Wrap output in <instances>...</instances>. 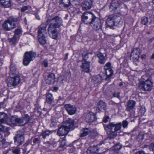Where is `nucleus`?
<instances>
[{
  "label": "nucleus",
  "instance_id": "1",
  "mask_svg": "<svg viewBox=\"0 0 154 154\" xmlns=\"http://www.w3.org/2000/svg\"><path fill=\"white\" fill-rule=\"evenodd\" d=\"M62 22L61 19L57 16L47 20V24L48 23H50L48 29V32L50 36L52 38L56 39L57 38L58 32L57 28L62 25Z\"/></svg>",
  "mask_w": 154,
  "mask_h": 154
},
{
  "label": "nucleus",
  "instance_id": "2",
  "mask_svg": "<svg viewBox=\"0 0 154 154\" xmlns=\"http://www.w3.org/2000/svg\"><path fill=\"white\" fill-rule=\"evenodd\" d=\"M104 126L106 130H109L110 132L109 137L110 139H111L115 138L117 136V131L120 130L122 124L121 122L116 124L111 122L108 125H104Z\"/></svg>",
  "mask_w": 154,
  "mask_h": 154
},
{
  "label": "nucleus",
  "instance_id": "3",
  "mask_svg": "<svg viewBox=\"0 0 154 154\" xmlns=\"http://www.w3.org/2000/svg\"><path fill=\"white\" fill-rule=\"evenodd\" d=\"M65 125H62L59 127L57 134L60 136L66 135L70 129L72 130L74 128V121L71 119H69L66 122Z\"/></svg>",
  "mask_w": 154,
  "mask_h": 154
},
{
  "label": "nucleus",
  "instance_id": "4",
  "mask_svg": "<svg viewBox=\"0 0 154 154\" xmlns=\"http://www.w3.org/2000/svg\"><path fill=\"white\" fill-rule=\"evenodd\" d=\"M47 24L42 23L38 28V40L42 45H45L46 42L45 35L47 34Z\"/></svg>",
  "mask_w": 154,
  "mask_h": 154
},
{
  "label": "nucleus",
  "instance_id": "5",
  "mask_svg": "<svg viewBox=\"0 0 154 154\" xmlns=\"http://www.w3.org/2000/svg\"><path fill=\"white\" fill-rule=\"evenodd\" d=\"M35 53L32 51L26 52L24 56L23 64L24 65L27 66L30 62L35 58Z\"/></svg>",
  "mask_w": 154,
  "mask_h": 154
},
{
  "label": "nucleus",
  "instance_id": "6",
  "mask_svg": "<svg viewBox=\"0 0 154 154\" xmlns=\"http://www.w3.org/2000/svg\"><path fill=\"white\" fill-rule=\"evenodd\" d=\"M152 87V83L149 78H148L145 81L141 82L139 84L140 88L145 91H150Z\"/></svg>",
  "mask_w": 154,
  "mask_h": 154
},
{
  "label": "nucleus",
  "instance_id": "7",
  "mask_svg": "<svg viewBox=\"0 0 154 154\" xmlns=\"http://www.w3.org/2000/svg\"><path fill=\"white\" fill-rule=\"evenodd\" d=\"M94 16L90 12L84 13L81 16L82 21L86 24H91Z\"/></svg>",
  "mask_w": 154,
  "mask_h": 154
},
{
  "label": "nucleus",
  "instance_id": "8",
  "mask_svg": "<svg viewBox=\"0 0 154 154\" xmlns=\"http://www.w3.org/2000/svg\"><path fill=\"white\" fill-rule=\"evenodd\" d=\"M20 81V77L17 75L10 76L7 79V85L9 87H15L19 84Z\"/></svg>",
  "mask_w": 154,
  "mask_h": 154
},
{
  "label": "nucleus",
  "instance_id": "9",
  "mask_svg": "<svg viewBox=\"0 0 154 154\" xmlns=\"http://www.w3.org/2000/svg\"><path fill=\"white\" fill-rule=\"evenodd\" d=\"M24 133L23 131L19 130L14 137L15 143L18 146L22 144L24 142Z\"/></svg>",
  "mask_w": 154,
  "mask_h": 154
},
{
  "label": "nucleus",
  "instance_id": "10",
  "mask_svg": "<svg viewBox=\"0 0 154 154\" xmlns=\"http://www.w3.org/2000/svg\"><path fill=\"white\" fill-rule=\"evenodd\" d=\"M12 117H8V115L4 112H0V124L6 123L9 125H12L11 122L14 120Z\"/></svg>",
  "mask_w": 154,
  "mask_h": 154
},
{
  "label": "nucleus",
  "instance_id": "11",
  "mask_svg": "<svg viewBox=\"0 0 154 154\" xmlns=\"http://www.w3.org/2000/svg\"><path fill=\"white\" fill-rule=\"evenodd\" d=\"M101 22V20L100 18L94 16L91 24L93 25L92 26L93 29L97 30L101 28L102 24Z\"/></svg>",
  "mask_w": 154,
  "mask_h": 154
},
{
  "label": "nucleus",
  "instance_id": "12",
  "mask_svg": "<svg viewBox=\"0 0 154 154\" xmlns=\"http://www.w3.org/2000/svg\"><path fill=\"white\" fill-rule=\"evenodd\" d=\"M15 27V23H11L8 22L7 20H5L2 25L3 28L6 31L11 30Z\"/></svg>",
  "mask_w": 154,
  "mask_h": 154
},
{
  "label": "nucleus",
  "instance_id": "13",
  "mask_svg": "<svg viewBox=\"0 0 154 154\" xmlns=\"http://www.w3.org/2000/svg\"><path fill=\"white\" fill-rule=\"evenodd\" d=\"M64 107L68 114L70 115H72L76 112V108L72 105L66 104L64 105Z\"/></svg>",
  "mask_w": 154,
  "mask_h": 154
},
{
  "label": "nucleus",
  "instance_id": "14",
  "mask_svg": "<svg viewBox=\"0 0 154 154\" xmlns=\"http://www.w3.org/2000/svg\"><path fill=\"white\" fill-rule=\"evenodd\" d=\"M22 32V30L21 29H16L14 31V35L13 37L10 39V41L13 44L15 43L17 40L19 38L20 35L21 34Z\"/></svg>",
  "mask_w": 154,
  "mask_h": 154
},
{
  "label": "nucleus",
  "instance_id": "15",
  "mask_svg": "<svg viewBox=\"0 0 154 154\" xmlns=\"http://www.w3.org/2000/svg\"><path fill=\"white\" fill-rule=\"evenodd\" d=\"M96 119V115L91 112H90L86 115L85 120L88 123H91L94 122Z\"/></svg>",
  "mask_w": 154,
  "mask_h": 154
},
{
  "label": "nucleus",
  "instance_id": "16",
  "mask_svg": "<svg viewBox=\"0 0 154 154\" xmlns=\"http://www.w3.org/2000/svg\"><path fill=\"white\" fill-rule=\"evenodd\" d=\"M55 76L54 73H50L47 76L45 81L47 84L50 85L53 84L55 82Z\"/></svg>",
  "mask_w": 154,
  "mask_h": 154
},
{
  "label": "nucleus",
  "instance_id": "17",
  "mask_svg": "<svg viewBox=\"0 0 154 154\" xmlns=\"http://www.w3.org/2000/svg\"><path fill=\"white\" fill-rule=\"evenodd\" d=\"M107 106L105 103L102 100L100 101L97 103L96 111L100 112L101 109L105 110L106 109Z\"/></svg>",
  "mask_w": 154,
  "mask_h": 154
},
{
  "label": "nucleus",
  "instance_id": "18",
  "mask_svg": "<svg viewBox=\"0 0 154 154\" xmlns=\"http://www.w3.org/2000/svg\"><path fill=\"white\" fill-rule=\"evenodd\" d=\"M136 102L132 100H129L127 103L126 110L130 111L133 109L134 107Z\"/></svg>",
  "mask_w": 154,
  "mask_h": 154
},
{
  "label": "nucleus",
  "instance_id": "19",
  "mask_svg": "<svg viewBox=\"0 0 154 154\" xmlns=\"http://www.w3.org/2000/svg\"><path fill=\"white\" fill-rule=\"evenodd\" d=\"M92 2L91 0H85L82 3V6L83 10L89 9L92 6Z\"/></svg>",
  "mask_w": 154,
  "mask_h": 154
},
{
  "label": "nucleus",
  "instance_id": "20",
  "mask_svg": "<svg viewBox=\"0 0 154 154\" xmlns=\"http://www.w3.org/2000/svg\"><path fill=\"white\" fill-rule=\"evenodd\" d=\"M120 5V2L118 0H113L109 6V8L112 11H115Z\"/></svg>",
  "mask_w": 154,
  "mask_h": 154
},
{
  "label": "nucleus",
  "instance_id": "21",
  "mask_svg": "<svg viewBox=\"0 0 154 154\" xmlns=\"http://www.w3.org/2000/svg\"><path fill=\"white\" fill-rule=\"evenodd\" d=\"M90 62H82V65L81 66L82 70L86 72H88L90 70Z\"/></svg>",
  "mask_w": 154,
  "mask_h": 154
},
{
  "label": "nucleus",
  "instance_id": "22",
  "mask_svg": "<svg viewBox=\"0 0 154 154\" xmlns=\"http://www.w3.org/2000/svg\"><path fill=\"white\" fill-rule=\"evenodd\" d=\"M99 149L97 146H90L88 148L87 152L90 154H96L99 153Z\"/></svg>",
  "mask_w": 154,
  "mask_h": 154
},
{
  "label": "nucleus",
  "instance_id": "23",
  "mask_svg": "<svg viewBox=\"0 0 154 154\" xmlns=\"http://www.w3.org/2000/svg\"><path fill=\"white\" fill-rule=\"evenodd\" d=\"M12 119H14V120H12V121L11 122L12 124H15L18 123L20 125L23 126L25 125L22 118H20L12 117Z\"/></svg>",
  "mask_w": 154,
  "mask_h": 154
},
{
  "label": "nucleus",
  "instance_id": "24",
  "mask_svg": "<svg viewBox=\"0 0 154 154\" xmlns=\"http://www.w3.org/2000/svg\"><path fill=\"white\" fill-rule=\"evenodd\" d=\"M0 3L2 6L4 8H9L11 5V0H0Z\"/></svg>",
  "mask_w": 154,
  "mask_h": 154
},
{
  "label": "nucleus",
  "instance_id": "25",
  "mask_svg": "<svg viewBox=\"0 0 154 154\" xmlns=\"http://www.w3.org/2000/svg\"><path fill=\"white\" fill-rule=\"evenodd\" d=\"M97 56L99 58L98 62L101 64H104L106 59L101 53H99L97 54Z\"/></svg>",
  "mask_w": 154,
  "mask_h": 154
},
{
  "label": "nucleus",
  "instance_id": "26",
  "mask_svg": "<svg viewBox=\"0 0 154 154\" xmlns=\"http://www.w3.org/2000/svg\"><path fill=\"white\" fill-rule=\"evenodd\" d=\"M106 23L108 27H110L115 26L113 16H110L106 20Z\"/></svg>",
  "mask_w": 154,
  "mask_h": 154
},
{
  "label": "nucleus",
  "instance_id": "27",
  "mask_svg": "<svg viewBox=\"0 0 154 154\" xmlns=\"http://www.w3.org/2000/svg\"><path fill=\"white\" fill-rule=\"evenodd\" d=\"M16 72V68L15 65L13 63H11L10 66V76L17 75Z\"/></svg>",
  "mask_w": 154,
  "mask_h": 154
},
{
  "label": "nucleus",
  "instance_id": "28",
  "mask_svg": "<svg viewBox=\"0 0 154 154\" xmlns=\"http://www.w3.org/2000/svg\"><path fill=\"white\" fill-rule=\"evenodd\" d=\"M20 17H15L11 16L9 17L7 20L8 22L12 23H15V22L19 21L20 20Z\"/></svg>",
  "mask_w": 154,
  "mask_h": 154
},
{
  "label": "nucleus",
  "instance_id": "29",
  "mask_svg": "<svg viewBox=\"0 0 154 154\" xmlns=\"http://www.w3.org/2000/svg\"><path fill=\"white\" fill-rule=\"evenodd\" d=\"M115 26H117L118 24H122V21L121 17L119 16H113Z\"/></svg>",
  "mask_w": 154,
  "mask_h": 154
},
{
  "label": "nucleus",
  "instance_id": "30",
  "mask_svg": "<svg viewBox=\"0 0 154 154\" xmlns=\"http://www.w3.org/2000/svg\"><path fill=\"white\" fill-rule=\"evenodd\" d=\"M46 101L49 104H52L54 102V98H53L52 95L49 93L46 96Z\"/></svg>",
  "mask_w": 154,
  "mask_h": 154
},
{
  "label": "nucleus",
  "instance_id": "31",
  "mask_svg": "<svg viewBox=\"0 0 154 154\" xmlns=\"http://www.w3.org/2000/svg\"><path fill=\"white\" fill-rule=\"evenodd\" d=\"M90 131V130L88 128H83L81 131V133L80 134V137H83L87 135Z\"/></svg>",
  "mask_w": 154,
  "mask_h": 154
},
{
  "label": "nucleus",
  "instance_id": "32",
  "mask_svg": "<svg viewBox=\"0 0 154 154\" xmlns=\"http://www.w3.org/2000/svg\"><path fill=\"white\" fill-rule=\"evenodd\" d=\"M102 80V77L100 75H96L93 77L92 81L94 83H100Z\"/></svg>",
  "mask_w": 154,
  "mask_h": 154
},
{
  "label": "nucleus",
  "instance_id": "33",
  "mask_svg": "<svg viewBox=\"0 0 154 154\" xmlns=\"http://www.w3.org/2000/svg\"><path fill=\"white\" fill-rule=\"evenodd\" d=\"M105 70V73L106 75V77L105 78V79L107 80L109 79L112 76L113 73V71L112 69Z\"/></svg>",
  "mask_w": 154,
  "mask_h": 154
},
{
  "label": "nucleus",
  "instance_id": "34",
  "mask_svg": "<svg viewBox=\"0 0 154 154\" xmlns=\"http://www.w3.org/2000/svg\"><path fill=\"white\" fill-rule=\"evenodd\" d=\"M69 0H62L60 4L62 5L64 7H68L70 5Z\"/></svg>",
  "mask_w": 154,
  "mask_h": 154
},
{
  "label": "nucleus",
  "instance_id": "35",
  "mask_svg": "<svg viewBox=\"0 0 154 154\" xmlns=\"http://www.w3.org/2000/svg\"><path fill=\"white\" fill-rule=\"evenodd\" d=\"M52 131H42L41 133V135L44 139H45L46 136H48L50 133H52Z\"/></svg>",
  "mask_w": 154,
  "mask_h": 154
},
{
  "label": "nucleus",
  "instance_id": "36",
  "mask_svg": "<svg viewBox=\"0 0 154 154\" xmlns=\"http://www.w3.org/2000/svg\"><path fill=\"white\" fill-rule=\"evenodd\" d=\"M23 120L25 125L30 120L29 116L27 114H26L22 117Z\"/></svg>",
  "mask_w": 154,
  "mask_h": 154
},
{
  "label": "nucleus",
  "instance_id": "37",
  "mask_svg": "<svg viewBox=\"0 0 154 154\" xmlns=\"http://www.w3.org/2000/svg\"><path fill=\"white\" fill-rule=\"evenodd\" d=\"M140 53V49L138 48H135L133 50L131 54V55H133L134 54L139 55Z\"/></svg>",
  "mask_w": 154,
  "mask_h": 154
},
{
  "label": "nucleus",
  "instance_id": "38",
  "mask_svg": "<svg viewBox=\"0 0 154 154\" xmlns=\"http://www.w3.org/2000/svg\"><path fill=\"white\" fill-rule=\"evenodd\" d=\"M88 54L86 53L82 55V57H83L82 61L83 62H89L88 61L89 57L88 56Z\"/></svg>",
  "mask_w": 154,
  "mask_h": 154
},
{
  "label": "nucleus",
  "instance_id": "39",
  "mask_svg": "<svg viewBox=\"0 0 154 154\" xmlns=\"http://www.w3.org/2000/svg\"><path fill=\"white\" fill-rule=\"evenodd\" d=\"M121 145L119 143L115 145L112 148L117 152H119V150L121 149Z\"/></svg>",
  "mask_w": 154,
  "mask_h": 154
},
{
  "label": "nucleus",
  "instance_id": "40",
  "mask_svg": "<svg viewBox=\"0 0 154 154\" xmlns=\"http://www.w3.org/2000/svg\"><path fill=\"white\" fill-rule=\"evenodd\" d=\"M148 22V18L144 17H142L141 19V23L144 25H146Z\"/></svg>",
  "mask_w": 154,
  "mask_h": 154
},
{
  "label": "nucleus",
  "instance_id": "41",
  "mask_svg": "<svg viewBox=\"0 0 154 154\" xmlns=\"http://www.w3.org/2000/svg\"><path fill=\"white\" fill-rule=\"evenodd\" d=\"M146 111V109L144 107L142 106L140 108L139 113L141 115H143Z\"/></svg>",
  "mask_w": 154,
  "mask_h": 154
},
{
  "label": "nucleus",
  "instance_id": "42",
  "mask_svg": "<svg viewBox=\"0 0 154 154\" xmlns=\"http://www.w3.org/2000/svg\"><path fill=\"white\" fill-rule=\"evenodd\" d=\"M9 130V128L5 126H1L0 127V131L2 132H6Z\"/></svg>",
  "mask_w": 154,
  "mask_h": 154
},
{
  "label": "nucleus",
  "instance_id": "43",
  "mask_svg": "<svg viewBox=\"0 0 154 154\" xmlns=\"http://www.w3.org/2000/svg\"><path fill=\"white\" fill-rule=\"evenodd\" d=\"M143 134L139 133L137 137V139L139 141H141L143 139Z\"/></svg>",
  "mask_w": 154,
  "mask_h": 154
},
{
  "label": "nucleus",
  "instance_id": "44",
  "mask_svg": "<svg viewBox=\"0 0 154 154\" xmlns=\"http://www.w3.org/2000/svg\"><path fill=\"white\" fill-rule=\"evenodd\" d=\"M111 64L109 62H108L106 63L104 66V70L112 69L111 68Z\"/></svg>",
  "mask_w": 154,
  "mask_h": 154
},
{
  "label": "nucleus",
  "instance_id": "45",
  "mask_svg": "<svg viewBox=\"0 0 154 154\" xmlns=\"http://www.w3.org/2000/svg\"><path fill=\"white\" fill-rule=\"evenodd\" d=\"M119 153V152L115 150L112 148L109 151V154H118Z\"/></svg>",
  "mask_w": 154,
  "mask_h": 154
},
{
  "label": "nucleus",
  "instance_id": "46",
  "mask_svg": "<svg viewBox=\"0 0 154 154\" xmlns=\"http://www.w3.org/2000/svg\"><path fill=\"white\" fill-rule=\"evenodd\" d=\"M128 123L126 120H123L122 122V125L124 128L127 127Z\"/></svg>",
  "mask_w": 154,
  "mask_h": 154
},
{
  "label": "nucleus",
  "instance_id": "47",
  "mask_svg": "<svg viewBox=\"0 0 154 154\" xmlns=\"http://www.w3.org/2000/svg\"><path fill=\"white\" fill-rule=\"evenodd\" d=\"M66 140L65 139H62L61 141V144L60 145V147H63L66 144Z\"/></svg>",
  "mask_w": 154,
  "mask_h": 154
},
{
  "label": "nucleus",
  "instance_id": "48",
  "mask_svg": "<svg viewBox=\"0 0 154 154\" xmlns=\"http://www.w3.org/2000/svg\"><path fill=\"white\" fill-rule=\"evenodd\" d=\"M149 149L150 150L154 151V142L151 143L149 146Z\"/></svg>",
  "mask_w": 154,
  "mask_h": 154
},
{
  "label": "nucleus",
  "instance_id": "49",
  "mask_svg": "<svg viewBox=\"0 0 154 154\" xmlns=\"http://www.w3.org/2000/svg\"><path fill=\"white\" fill-rule=\"evenodd\" d=\"M4 141L3 136L2 134H0V145L2 144Z\"/></svg>",
  "mask_w": 154,
  "mask_h": 154
},
{
  "label": "nucleus",
  "instance_id": "50",
  "mask_svg": "<svg viewBox=\"0 0 154 154\" xmlns=\"http://www.w3.org/2000/svg\"><path fill=\"white\" fill-rule=\"evenodd\" d=\"M131 57H132L135 60H138L139 58V55L134 54L133 55H131Z\"/></svg>",
  "mask_w": 154,
  "mask_h": 154
},
{
  "label": "nucleus",
  "instance_id": "51",
  "mask_svg": "<svg viewBox=\"0 0 154 154\" xmlns=\"http://www.w3.org/2000/svg\"><path fill=\"white\" fill-rule=\"evenodd\" d=\"M33 142L35 143H39L40 142L39 138H35L33 140Z\"/></svg>",
  "mask_w": 154,
  "mask_h": 154
},
{
  "label": "nucleus",
  "instance_id": "52",
  "mask_svg": "<svg viewBox=\"0 0 154 154\" xmlns=\"http://www.w3.org/2000/svg\"><path fill=\"white\" fill-rule=\"evenodd\" d=\"M57 124L56 122L52 121L50 124V126L51 127H53L56 126Z\"/></svg>",
  "mask_w": 154,
  "mask_h": 154
},
{
  "label": "nucleus",
  "instance_id": "53",
  "mask_svg": "<svg viewBox=\"0 0 154 154\" xmlns=\"http://www.w3.org/2000/svg\"><path fill=\"white\" fill-rule=\"evenodd\" d=\"M20 150L18 148H17L12 151V152L13 153L15 154H18L19 153Z\"/></svg>",
  "mask_w": 154,
  "mask_h": 154
},
{
  "label": "nucleus",
  "instance_id": "54",
  "mask_svg": "<svg viewBox=\"0 0 154 154\" xmlns=\"http://www.w3.org/2000/svg\"><path fill=\"white\" fill-rule=\"evenodd\" d=\"M120 93L119 92H118L117 93H114L113 94V95L114 97H116L118 98H119L120 97Z\"/></svg>",
  "mask_w": 154,
  "mask_h": 154
},
{
  "label": "nucleus",
  "instance_id": "55",
  "mask_svg": "<svg viewBox=\"0 0 154 154\" xmlns=\"http://www.w3.org/2000/svg\"><path fill=\"white\" fill-rule=\"evenodd\" d=\"M42 64L46 67L48 66V63L47 61L45 60L43 62Z\"/></svg>",
  "mask_w": 154,
  "mask_h": 154
},
{
  "label": "nucleus",
  "instance_id": "56",
  "mask_svg": "<svg viewBox=\"0 0 154 154\" xmlns=\"http://www.w3.org/2000/svg\"><path fill=\"white\" fill-rule=\"evenodd\" d=\"M28 8V7L27 6H24L21 8V11L22 12H24L26 11Z\"/></svg>",
  "mask_w": 154,
  "mask_h": 154
},
{
  "label": "nucleus",
  "instance_id": "57",
  "mask_svg": "<svg viewBox=\"0 0 154 154\" xmlns=\"http://www.w3.org/2000/svg\"><path fill=\"white\" fill-rule=\"evenodd\" d=\"M109 119V117L106 116L105 118L103 119V122H106L108 121V119Z\"/></svg>",
  "mask_w": 154,
  "mask_h": 154
},
{
  "label": "nucleus",
  "instance_id": "58",
  "mask_svg": "<svg viewBox=\"0 0 154 154\" xmlns=\"http://www.w3.org/2000/svg\"><path fill=\"white\" fill-rule=\"evenodd\" d=\"M146 77V75H143L142 77V79H143V80H145L147 79L148 78H147V79H145V77Z\"/></svg>",
  "mask_w": 154,
  "mask_h": 154
},
{
  "label": "nucleus",
  "instance_id": "59",
  "mask_svg": "<svg viewBox=\"0 0 154 154\" xmlns=\"http://www.w3.org/2000/svg\"><path fill=\"white\" fill-rule=\"evenodd\" d=\"M154 40V38L153 37L150 39L149 40V42H152Z\"/></svg>",
  "mask_w": 154,
  "mask_h": 154
},
{
  "label": "nucleus",
  "instance_id": "60",
  "mask_svg": "<svg viewBox=\"0 0 154 154\" xmlns=\"http://www.w3.org/2000/svg\"><path fill=\"white\" fill-rule=\"evenodd\" d=\"M18 2H23L25 1L26 0H17Z\"/></svg>",
  "mask_w": 154,
  "mask_h": 154
},
{
  "label": "nucleus",
  "instance_id": "61",
  "mask_svg": "<svg viewBox=\"0 0 154 154\" xmlns=\"http://www.w3.org/2000/svg\"><path fill=\"white\" fill-rule=\"evenodd\" d=\"M54 89L55 91H57L58 89V88L57 87H54Z\"/></svg>",
  "mask_w": 154,
  "mask_h": 154
},
{
  "label": "nucleus",
  "instance_id": "62",
  "mask_svg": "<svg viewBox=\"0 0 154 154\" xmlns=\"http://www.w3.org/2000/svg\"><path fill=\"white\" fill-rule=\"evenodd\" d=\"M151 58L154 59V54H152L151 57Z\"/></svg>",
  "mask_w": 154,
  "mask_h": 154
},
{
  "label": "nucleus",
  "instance_id": "63",
  "mask_svg": "<svg viewBox=\"0 0 154 154\" xmlns=\"http://www.w3.org/2000/svg\"><path fill=\"white\" fill-rule=\"evenodd\" d=\"M68 55V54L67 53L66 54V57L65 58V59H66L67 58Z\"/></svg>",
  "mask_w": 154,
  "mask_h": 154
},
{
  "label": "nucleus",
  "instance_id": "64",
  "mask_svg": "<svg viewBox=\"0 0 154 154\" xmlns=\"http://www.w3.org/2000/svg\"><path fill=\"white\" fill-rule=\"evenodd\" d=\"M122 83H121H121H120V84H119V85H120V86H122Z\"/></svg>",
  "mask_w": 154,
  "mask_h": 154
}]
</instances>
